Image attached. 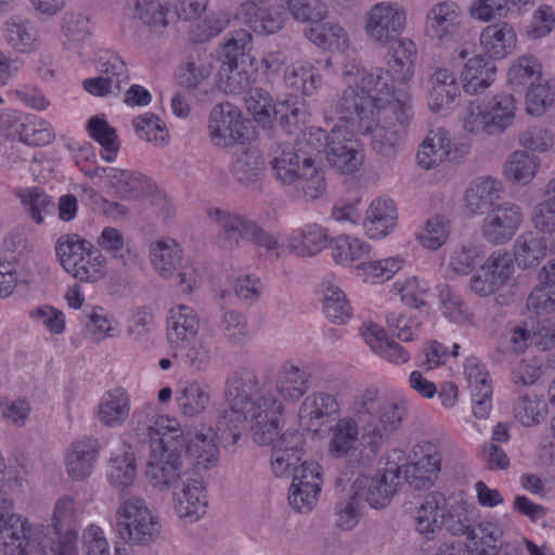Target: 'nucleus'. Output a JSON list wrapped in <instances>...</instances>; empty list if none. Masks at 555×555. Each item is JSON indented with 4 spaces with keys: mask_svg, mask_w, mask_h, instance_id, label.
<instances>
[{
    "mask_svg": "<svg viewBox=\"0 0 555 555\" xmlns=\"http://www.w3.org/2000/svg\"><path fill=\"white\" fill-rule=\"evenodd\" d=\"M385 48L388 69L345 59L339 72L345 89L326 109V117L356 125L376 153L393 156L413 118V107L408 88H395L392 82L405 86L413 79L417 48L406 37Z\"/></svg>",
    "mask_w": 555,
    "mask_h": 555,
    "instance_id": "f257e3e1",
    "label": "nucleus"
},
{
    "mask_svg": "<svg viewBox=\"0 0 555 555\" xmlns=\"http://www.w3.org/2000/svg\"><path fill=\"white\" fill-rule=\"evenodd\" d=\"M309 389L307 372L294 362H284L271 380L258 385L257 376L242 371L228 383L229 408L218 418V431L236 443L249 429L255 443L271 442L283 424L285 404L298 402Z\"/></svg>",
    "mask_w": 555,
    "mask_h": 555,
    "instance_id": "f03ea898",
    "label": "nucleus"
},
{
    "mask_svg": "<svg viewBox=\"0 0 555 555\" xmlns=\"http://www.w3.org/2000/svg\"><path fill=\"white\" fill-rule=\"evenodd\" d=\"M325 132L311 127L300 133L295 144L281 143L271 152L270 168L276 181L293 186L307 199L321 197L326 190L322 166V149Z\"/></svg>",
    "mask_w": 555,
    "mask_h": 555,
    "instance_id": "7ed1b4c3",
    "label": "nucleus"
},
{
    "mask_svg": "<svg viewBox=\"0 0 555 555\" xmlns=\"http://www.w3.org/2000/svg\"><path fill=\"white\" fill-rule=\"evenodd\" d=\"M403 413V400L395 398L380 405L375 422H365L362 427L353 416L340 417L330 429L328 454L359 465L371 463L384 440L400 428Z\"/></svg>",
    "mask_w": 555,
    "mask_h": 555,
    "instance_id": "20e7f679",
    "label": "nucleus"
},
{
    "mask_svg": "<svg viewBox=\"0 0 555 555\" xmlns=\"http://www.w3.org/2000/svg\"><path fill=\"white\" fill-rule=\"evenodd\" d=\"M145 478L157 492L176 489L182 480L183 428L175 416H156L147 428Z\"/></svg>",
    "mask_w": 555,
    "mask_h": 555,
    "instance_id": "39448f33",
    "label": "nucleus"
},
{
    "mask_svg": "<svg viewBox=\"0 0 555 555\" xmlns=\"http://www.w3.org/2000/svg\"><path fill=\"white\" fill-rule=\"evenodd\" d=\"M18 480L8 476L7 460L0 450V553L27 554L39 545L40 530L23 515L14 513L11 492Z\"/></svg>",
    "mask_w": 555,
    "mask_h": 555,
    "instance_id": "423d86ee",
    "label": "nucleus"
},
{
    "mask_svg": "<svg viewBox=\"0 0 555 555\" xmlns=\"http://www.w3.org/2000/svg\"><path fill=\"white\" fill-rule=\"evenodd\" d=\"M518 104L508 92H500L483 100H472L461 112L460 120L472 134L500 135L516 121Z\"/></svg>",
    "mask_w": 555,
    "mask_h": 555,
    "instance_id": "0eeeda50",
    "label": "nucleus"
},
{
    "mask_svg": "<svg viewBox=\"0 0 555 555\" xmlns=\"http://www.w3.org/2000/svg\"><path fill=\"white\" fill-rule=\"evenodd\" d=\"M470 508L465 502L448 506L441 494L429 493L413 512L414 530L423 539L431 541L446 524L453 535H460L466 529V514Z\"/></svg>",
    "mask_w": 555,
    "mask_h": 555,
    "instance_id": "6e6552de",
    "label": "nucleus"
},
{
    "mask_svg": "<svg viewBox=\"0 0 555 555\" xmlns=\"http://www.w3.org/2000/svg\"><path fill=\"white\" fill-rule=\"evenodd\" d=\"M118 535L126 542L138 546L153 544L162 533L158 515L141 496L130 495L122 499L115 513Z\"/></svg>",
    "mask_w": 555,
    "mask_h": 555,
    "instance_id": "1a4fd4ad",
    "label": "nucleus"
},
{
    "mask_svg": "<svg viewBox=\"0 0 555 555\" xmlns=\"http://www.w3.org/2000/svg\"><path fill=\"white\" fill-rule=\"evenodd\" d=\"M80 169L89 177H104L107 185L122 199L152 197L153 204L164 205L166 217L173 214V207L167 201L166 195L157 189L152 179L141 172L116 167H95L94 169L81 167Z\"/></svg>",
    "mask_w": 555,
    "mask_h": 555,
    "instance_id": "9d476101",
    "label": "nucleus"
},
{
    "mask_svg": "<svg viewBox=\"0 0 555 555\" xmlns=\"http://www.w3.org/2000/svg\"><path fill=\"white\" fill-rule=\"evenodd\" d=\"M83 503L77 495L64 493L59 495L51 508L49 529L51 535L47 537L48 546L79 555V524L83 515Z\"/></svg>",
    "mask_w": 555,
    "mask_h": 555,
    "instance_id": "9b49d317",
    "label": "nucleus"
},
{
    "mask_svg": "<svg viewBox=\"0 0 555 555\" xmlns=\"http://www.w3.org/2000/svg\"><path fill=\"white\" fill-rule=\"evenodd\" d=\"M403 452L392 450L387 455L386 466L379 468L373 476L361 475L352 483V492L358 499H363L370 507L382 509L388 506L399 490Z\"/></svg>",
    "mask_w": 555,
    "mask_h": 555,
    "instance_id": "f8f14e48",
    "label": "nucleus"
},
{
    "mask_svg": "<svg viewBox=\"0 0 555 555\" xmlns=\"http://www.w3.org/2000/svg\"><path fill=\"white\" fill-rule=\"evenodd\" d=\"M335 99L331 100L324 108V118L326 121L336 122L332 128L330 134L325 133L323 150H325L326 158L332 167L337 171L350 175L358 171L364 160V152L361 144L353 139L351 131L348 127L357 130L360 134V130L356 125L339 119V118H327L326 109Z\"/></svg>",
    "mask_w": 555,
    "mask_h": 555,
    "instance_id": "ddd939ff",
    "label": "nucleus"
},
{
    "mask_svg": "<svg viewBox=\"0 0 555 555\" xmlns=\"http://www.w3.org/2000/svg\"><path fill=\"white\" fill-rule=\"evenodd\" d=\"M406 25V10L397 1H378L363 15V30L366 38L382 48L401 37Z\"/></svg>",
    "mask_w": 555,
    "mask_h": 555,
    "instance_id": "4468645a",
    "label": "nucleus"
},
{
    "mask_svg": "<svg viewBox=\"0 0 555 555\" xmlns=\"http://www.w3.org/2000/svg\"><path fill=\"white\" fill-rule=\"evenodd\" d=\"M209 219L216 222L228 238V246L233 247L240 238H248L266 250L280 256L286 249L285 240L280 242L279 237L258 227L254 221L220 208H209Z\"/></svg>",
    "mask_w": 555,
    "mask_h": 555,
    "instance_id": "2eb2a0df",
    "label": "nucleus"
},
{
    "mask_svg": "<svg viewBox=\"0 0 555 555\" xmlns=\"http://www.w3.org/2000/svg\"><path fill=\"white\" fill-rule=\"evenodd\" d=\"M512 255L504 249L491 251L468 280V289L476 296L487 298L507 286L514 278Z\"/></svg>",
    "mask_w": 555,
    "mask_h": 555,
    "instance_id": "dca6fc26",
    "label": "nucleus"
},
{
    "mask_svg": "<svg viewBox=\"0 0 555 555\" xmlns=\"http://www.w3.org/2000/svg\"><path fill=\"white\" fill-rule=\"evenodd\" d=\"M207 132L212 145L231 147L248 140V122L237 106L223 102L210 111Z\"/></svg>",
    "mask_w": 555,
    "mask_h": 555,
    "instance_id": "f3484780",
    "label": "nucleus"
},
{
    "mask_svg": "<svg viewBox=\"0 0 555 555\" xmlns=\"http://www.w3.org/2000/svg\"><path fill=\"white\" fill-rule=\"evenodd\" d=\"M525 222L522 207L512 201L496 204L483 218L480 232L482 238L491 245L509 243Z\"/></svg>",
    "mask_w": 555,
    "mask_h": 555,
    "instance_id": "a211bd4d",
    "label": "nucleus"
},
{
    "mask_svg": "<svg viewBox=\"0 0 555 555\" xmlns=\"http://www.w3.org/2000/svg\"><path fill=\"white\" fill-rule=\"evenodd\" d=\"M470 151V144L462 140H453L451 134L442 129L431 130L421 143L416 158L417 164L426 169H433L446 162H460Z\"/></svg>",
    "mask_w": 555,
    "mask_h": 555,
    "instance_id": "6ab92c4d",
    "label": "nucleus"
},
{
    "mask_svg": "<svg viewBox=\"0 0 555 555\" xmlns=\"http://www.w3.org/2000/svg\"><path fill=\"white\" fill-rule=\"evenodd\" d=\"M234 18L260 36L279 33L285 25V15L269 0H244L237 7Z\"/></svg>",
    "mask_w": 555,
    "mask_h": 555,
    "instance_id": "aec40b11",
    "label": "nucleus"
},
{
    "mask_svg": "<svg viewBox=\"0 0 555 555\" xmlns=\"http://www.w3.org/2000/svg\"><path fill=\"white\" fill-rule=\"evenodd\" d=\"M172 491V509L184 524L199 521L208 509V492L199 478H188Z\"/></svg>",
    "mask_w": 555,
    "mask_h": 555,
    "instance_id": "412c9836",
    "label": "nucleus"
},
{
    "mask_svg": "<svg viewBox=\"0 0 555 555\" xmlns=\"http://www.w3.org/2000/svg\"><path fill=\"white\" fill-rule=\"evenodd\" d=\"M462 12L454 1H440L429 8L425 17L424 34L438 44L454 39L461 27Z\"/></svg>",
    "mask_w": 555,
    "mask_h": 555,
    "instance_id": "4be33fe9",
    "label": "nucleus"
},
{
    "mask_svg": "<svg viewBox=\"0 0 555 555\" xmlns=\"http://www.w3.org/2000/svg\"><path fill=\"white\" fill-rule=\"evenodd\" d=\"M283 424L280 425L279 434L268 443H257L258 446L272 447L270 466L274 476L279 478L288 477L291 473L302 462V439L294 431L282 433Z\"/></svg>",
    "mask_w": 555,
    "mask_h": 555,
    "instance_id": "5701e85b",
    "label": "nucleus"
},
{
    "mask_svg": "<svg viewBox=\"0 0 555 555\" xmlns=\"http://www.w3.org/2000/svg\"><path fill=\"white\" fill-rule=\"evenodd\" d=\"M519 37L515 26L507 21H498L483 27L479 34L482 54L492 61H503L518 50Z\"/></svg>",
    "mask_w": 555,
    "mask_h": 555,
    "instance_id": "b1692460",
    "label": "nucleus"
},
{
    "mask_svg": "<svg viewBox=\"0 0 555 555\" xmlns=\"http://www.w3.org/2000/svg\"><path fill=\"white\" fill-rule=\"evenodd\" d=\"M463 374L472 396L474 415L487 418L492 410V384L486 365L477 357H468L463 364Z\"/></svg>",
    "mask_w": 555,
    "mask_h": 555,
    "instance_id": "393cba45",
    "label": "nucleus"
},
{
    "mask_svg": "<svg viewBox=\"0 0 555 555\" xmlns=\"http://www.w3.org/2000/svg\"><path fill=\"white\" fill-rule=\"evenodd\" d=\"M461 85L453 70L439 67L427 82V106L431 113L448 114L461 96Z\"/></svg>",
    "mask_w": 555,
    "mask_h": 555,
    "instance_id": "a878e982",
    "label": "nucleus"
},
{
    "mask_svg": "<svg viewBox=\"0 0 555 555\" xmlns=\"http://www.w3.org/2000/svg\"><path fill=\"white\" fill-rule=\"evenodd\" d=\"M398 219L399 212L393 199L377 196L370 202L364 212L362 229L369 240L382 241L395 232Z\"/></svg>",
    "mask_w": 555,
    "mask_h": 555,
    "instance_id": "bb28decb",
    "label": "nucleus"
},
{
    "mask_svg": "<svg viewBox=\"0 0 555 555\" xmlns=\"http://www.w3.org/2000/svg\"><path fill=\"white\" fill-rule=\"evenodd\" d=\"M338 412L339 404L334 396L323 391H314L300 403L297 411L298 424L304 430L319 434L330 418Z\"/></svg>",
    "mask_w": 555,
    "mask_h": 555,
    "instance_id": "cd10ccee",
    "label": "nucleus"
},
{
    "mask_svg": "<svg viewBox=\"0 0 555 555\" xmlns=\"http://www.w3.org/2000/svg\"><path fill=\"white\" fill-rule=\"evenodd\" d=\"M199 326V315L193 307L178 304L168 310L166 336L172 348L189 346L197 337Z\"/></svg>",
    "mask_w": 555,
    "mask_h": 555,
    "instance_id": "c85d7f7f",
    "label": "nucleus"
},
{
    "mask_svg": "<svg viewBox=\"0 0 555 555\" xmlns=\"http://www.w3.org/2000/svg\"><path fill=\"white\" fill-rule=\"evenodd\" d=\"M100 455V444L95 438L83 437L73 441L64 453V467L74 481H82L91 476Z\"/></svg>",
    "mask_w": 555,
    "mask_h": 555,
    "instance_id": "c756f323",
    "label": "nucleus"
},
{
    "mask_svg": "<svg viewBox=\"0 0 555 555\" xmlns=\"http://www.w3.org/2000/svg\"><path fill=\"white\" fill-rule=\"evenodd\" d=\"M183 454L198 468L215 467L220 455L216 431L210 427L183 430Z\"/></svg>",
    "mask_w": 555,
    "mask_h": 555,
    "instance_id": "7c9ffc66",
    "label": "nucleus"
},
{
    "mask_svg": "<svg viewBox=\"0 0 555 555\" xmlns=\"http://www.w3.org/2000/svg\"><path fill=\"white\" fill-rule=\"evenodd\" d=\"M105 477L109 486L117 491H125L135 483L138 459L131 444L122 442L111 451Z\"/></svg>",
    "mask_w": 555,
    "mask_h": 555,
    "instance_id": "2f4dec72",
    "label": "nucleus"
},
{
    "mask_svg": "<svg viewBox=\"0 0 555 555\" xmlns=\"http://www.w3.org/2000/svg\"><path fill=\"white\" fill-rule=\"evenodd\" d=\"M504 193L502 180L482 176L470 181L464 194V208L473 216H481L492 209Z\"/></svg>",
    "mask_w": 555,
    "mask_h": 555,
    "instance_id": "473e14b6",
    "label": "nucleus"
},
{
    "mask_svg": "<svg viewBox=\"0 0 555 555\" xmlns=\"http://www.w3.org/2000/svg\"><path fill=\"white\" fill-rule=\"evenodd\" d=\"M330 233L318 223H306L293 229L285 237L286 249L299 257H313L330 245Z\"/></svg>",
    "mask_w": 555,
    "mask_h": 555,
    "instance_id": "72a5a7b5",
    "label": "nucleus"
},
{
    "mask_svg": "<svg viewBox=\"0 0 555 555\" xmlns=\"http://www.w3.org/2000/svg\"><path fill=\"white\" fill-rule=\"evenodd\" d=\"M492 62L482 53L467 59L460 74L461 86L467 94L483 93L493 85L498 68Z\"/></svg>",
    "mask_w": 555,
    "mask_h": 555,
    "instance_id": "f704fd0d",
    "label": "nucleus"
},
{
    "mask_svg": "<svg viewBox=\"0 0 555 555\" xmlns=\"http://www.w3.org/2000/svg\"><path fill=\"white\" fill-rule=\"evenodd\" d=\"M176 404L181 416L196 418L211 404L210 386L202 379H191L181 384L176 393Z\"/></svg>",
    "mask_w": 555,
    "mask_h": 555,
    "instance_id": "c9c22d12",
    "label": "nucleus"
},
{
    "mask_svg": "<svg viewBox=\"0 0 555 555\" xmlns=\"http://www.w3.org/2000/svg\"><path fill=\"white\" fill-rule=\"evenodd\" d=\"M131 411L129 392L122 387L105 391L99 400L95 417L99 423L108 428L121 427Z\"/></svg>",
    "mask_w": 555,
    "mask_h": 555,
    "instance_id": "e433bc0d",
    "label": "nucleus"
},
{
    "mask_svg": "<svg viewBox=\"0 0 555 555\" xmlns=\"http://www.w3.org/2000/svg\"><path fill=\"white\" fill-rule=\"evenodd\" d=\"M4 43L21 54L35 53L41 44L34 24L22 16H11L5 20L1 28Z\"/></svg>",
    "mask_w": 555,
    "mask_h": 555,
    "instance_id": "4c0bfd02",
    "label": "nucleus"
},
{
    "mask_svg": "<svg viewBox=\"0 0 555 555\" xmlns=\"http://www.w3.org/2000/svg\"><path fill=\"white\" fill-rule=\"evenodd\" d=\"M283 82L286 89L306 98L315 95L323 86L319 68L307 60H298L284 70Z\"/></svg>",
    "mask_w": 555,
    "mask_h": 555,
    "instance_id": "58836bf2",
    "label": "nucleus"
},
{
    "mask_svg": "<svg viewBox=\"0 0 555 555\" xmlns=\"http://www.w3.org/2000/svg\"><path fill=\"white\" fill-rule=\"evenodd\" d=\"M505 529L498 521L487 520L470 527L466 516V529L460 535H466V547L470 555H493L503 542Z\"/></svg>",
    "mask_w": 555,
    "mask_h": 555,
    "instance_id": "ea45409f",
    "label": "nucleus"
},
{
    "mask_svg": "<svg viewBox=\"0 0 555 555\" xmlns=\"http://www.w3.org/2000/svg\"><path fill=\"white\" fill-rule=\"evenodd\" d=\"M257 68L255 59H243V62H220L216 83L225 93L237 94L255 82Z\"/></svg>",
    "mask_w": 555,
    "mask_h": 555,
    "instance_id": "a19ab883",
    "label": "nucleus"
},
{
    "mask_svg": "<svg viewBox=\"0 0 555 555\" xmlns=\"http://www.w3.org/2000/svg\"><path fill=\"white\" fill-rule=\"evenodd\" d=\"M318 295L322 312L331 322L345 324L352 318L351 305L336 280H323L319 284Z\"/></svg>",
    "mask_w": 555,
    "mask_h": 555,
    "instance_id": "79ce46f5",
    "label": "nucleus"
},
{
    "mask_svg": "<svg viewBox=\"0 0 555 555\" xmlns=\"http://www.w3.org/2000/svg\"><path fill=\"white\" fill-rule=\"evenodd\" d=\"M540 282L527 299V308L538 317L555 315V258L539 274Z\"/></svg>",
    "mask_w": 555,
    "mask_h": 555,
    "instance_id": "37998d69",
    "label": "nucleus"
},
{
    "mask_svg": "<svg viewBox=\"0 0 555 555\" xmlns=\"http://www.w3.org/2000/svg\"><path fill=\"white\" fill-rule=\"evenodd\" d=\"M304 36L315 47L330 52H345L350 48L348 31L337 22H319L308 25Z\"/></svg>",
    "mask_w": 555,
    "mask_h": 555,
    "instance_id": "c03bdc74",
    "label": "nucleus"
},
{
    "mask_svg": "<svg viewBox=\"0 0 555 555\" xmlns=\"http://www.w3.org/2000/svg\"><path fill=\"white\" fill-rule=\"evenodd\" d=\"M543 78L541 61L533 54H521L515 57L506 70V86L515 92L524 91Z\"/></svg>",
    "mask_w": 555,
    "mask_h": 555,
    "instance_id": "a18cd8bd",
    "label": "nucleus"
},
{
    "mask_svg": "<svg viewBox=\"0 0 555 555\" xmlns=\"http://www.w3.org/2000/svg\"><path fill=\"white\" fill-rule=\"evenodd\" d=\"M331 256L333 261L343 268H354L358 262L371 255L372 245L365 240L350 235L340 234L330 240Z\"/></svg>",
    "mask_w": 555,
    "mask_h": 555,
    "instance_id": "49530a36",
    "label": "nucleus"
},
{
    "mask_svg": "<svg viewBox=\"0 0 555 555\" xmlns=\"http://www.w3.org/2000/svg\"><path fill=\"white\" fill-rule=\"evenodd\" d=\"M182 258V247L171 237H160L151 244V264L156 273L165 280L173 279Z\"/></svg>",
    "mask_w": 555,
    "mask_h": 555,
    "instance_id": "de8ad7c7",
    "label": "nucleus"
},
{
    "mask_svg": "<svg viewBox=\"0 0 555 555\" xmlns=\"http://www.w3.org/2000/svg\"><path fill=\"white\" fill-rule=\"evenodd\" d=\"M132 15L151 28L164 29L177 18V3L176 0H134Z\"/></svg>",
    "mask_w": 555,
    "mask_h": 555,
    "instance_id": "09e8293b",
    "label": "nucleus"
},
{
    "mask_svg": "<svg viewBox=\"0 0 555 555\" xmlns=\"http://www.w3.org/2000/svg\"><path fill=\"white\" fill-rule=\"evenodd\" d=\"M540 167L541 160L538 156L525 150H517L506 157L502 175L507 182L526 186L534 180Z\"/></svg>",
    "mask_w": 555,
    "mask_h": 555,
    "instance_id": "8fccbe9b",
    "label": "nucleus"
},
{
    "mask_svg": "<svg viewBox=\"0 0 555 555\" xmlns=\"http://www.w3.org/2000/svg\"><path fill=\"white\" fill-rule=\"evenodd\" d=\"M541 233L526 231L516 238L512 257L519 268H534L546 257L548 247Z\"/></svg>",
    "mask_w": 555,
    "mask_h": 555,
    "instance_id": "3c124183",
    "label": "nucleus"
},
{
    "mask_svg": "<svg viewBox=\"0 0 555 555\" xmlns=\"http://www.w3.org/2000/svg\"><path fill=\"white\" fill-rule=\"evenodd\" d=\"M120 334V324L101 306H90L83 311V335L87 339L100 343Z\"/></svg>",
    "mask_w": 555,
    "mask_h": 555,
    "instance_id": "603ef678",
    "label": "nucleus"
},
{
    "mask_svg": "<svg viewBox=\"0 0 555 555\" xmlns=\"http://www.w3.org/2000/svg\"><path fill=\"white\" fill-rule=\"evenodd\" d=\"M405 259L400 255L388 256L357 264V275L370 285L383 284L403 269Z\"/></svg>",
    "mask_w": 555,
    "mask_h": 555,
    "instance_id": "864d4df0",
    "label": "nucleus"
},
{
    "mask_svg": "<svg viewBox=\"0 0 555 555\" xmlns=\"http://www.w3.org/2000/svg\"><path fill=\"white\" fill-rule=\"evenodd\" d=\"M87 132L100 145V157L106 163H114L120 150V141L116 129L112 127L104 115L92 116L87 125Z\"/></svg>",
    "mask_w": 555,
    "mask_h": 555,
    "instance_id": "5fc2aeb1",
    "label": "nucleus"
},
{
    "mask_svg": "<svg viewBox=\"0 0 555 555\" xmlns=\"http://www.w3.org/2000/svg\"><path fill=\"white\" fill-rule=\"evenodd\" d=\"M131 125L138 139L155 147H165L170 143V133L166 122L154 113L145 112L135 116Z\"/></svg>",
    "mask_w": 555,
    "mask_h": 555,
    "instance_id": "6e6d98bb",
    "label": "nucleus"
},
{
    "mask_svg": "<svg viewBox=\"0 0 555 555\" xmlns=\"http://www.w3.org/2000/svg\"><path fill=\"white\" fill-rule=\"evenodd\" d=\"M429 288L428 281L416 275H410L396 280L390 285L389 293L391 296L399 298L404 306L418 309L426 305Z\"/></svg>",
    "mask_w": 555,
    "mask_h": 555,
    "instance_id": "4d7b16f0",
    "label": "nucleus"
},
{
    "mask_svg": "<svg viewBox=\"0 0 555 555\" xmlns=\"http://www.w3.org/2000/svg\"><path fill=\"white\" fill-rule=\"evenodd\" d=\"M395 398H401L404 402V418L408 414V398L400 390L392 391L388 396L379 397L376 387H366L353 397L351 410L358 416L370 415L371 418L367 422H375L380 405L385 401L393 400Z\"/></svg>",
    "mask_w": 555,
    "mask_h": 555,
    "instance_id": "13d9d810",
    "label": "nucleus"
},
{
    "mask_svg": "<svg viewBox=\"0 0 555 555\" xmlns=\"http://www.w3.org/2000/svg\"><path fill=\"white\" fill-rule=\"evenodd\" d=\"M438 300L439 310L449 322L459 325H472L474 323V312L464 298L450 286L443 285L439 289Z\"/></svg>",
    "mask_w": 555,
    "mask_h": 555,
    "instance_id": "bf43d9fd",
    "label": "nucleus"
},
{
    "mask_svg": "<svg viewBox=\"0 0 555 555\" xmlns=\"http://www.w3.org/2000/svg\"><path fill=\"white\" fill-rule=\"evenodd\" d=\"M542 195L531 208L530 222L537 231L552 234L555 232V177L544 185Z\"/></svg>",
    "mask_w": 555,
    "mask_h": 555,
    "instance_id": "052dcab7",
    "label": "nucleus"
},
{
    "mask_svg": "<svg viewBox=\"0 0 555 555\" xmlns=\"http://www.w3.org/2000/svg\"><path fill=\"white\" fill-rule=\"evenodd\" d=\"M451 230V221L448 218L434 216L415 232V240L424 249L436 251L447 244Z\"/></svg>",
    "mask_w": 555,
    "mask_h": 555,
    "instance_id": "680f3d73",
    "label": "nucleus"
},
{
    "mask_svg": "<svg viewBox=\"0 0 555 555\" xmlns=\"http://www.w3.org/2000/svg\"><path fill=\"white\" fill-rule=\"evenodd\" d=\"M62 34L66 39L67 49L76 50L77 54L82 56L91 36L90 18L82 13L66 14L62 25Z\"/></svg>",
    "mask_w": 555,
    "mask_h": 555,
    "instance_id": "e2e57ef3",
    "label": "nucleus"
},
{
    "mask_svg": "<svg viewBox=\"0 0 555 555\" xmlns=\"http://www.w3.org/2000/svg\"><path fill=\"white\" fill-rule=\"evenodd\" d=\"M15 133L20 141L36 146L50 144L55 138L51 122L37 115H25Z\"/></svg>",
    "mask_w": 555,
    "mask_h": 555,
    "instance_id": "0e129e2a",
    "label": "nucleus"
},
{
    "mask_svg": "<svg viewBox=\"0 0 555 555\" xmlns=\"http://www.w3.org/2000/svg\"><path fill=\"white\" fill-rule=\"evenodd\" d=\"M289 16L302 24H317L328 17L330 11L323 0H280Z\"/></svg>",
    "mask_w": 555,
    "mask_h": 555,
    "instance_id": "69168bd1",
    "label": "nucleus"
},
{
    "mask_svg": "<svg viewBox=\"0 0 555 555\" xmlns=\"http://www.w3.org/2000/svg\"><path fill=\"white\" fill-rule=\"evenodd\" d=\"M481 257V250L473 244L451 247L446 256V269L451 275L466 276L473 272Z\"/></svg>",
    "mask_w": 555,
    "mask_h": 555,
    "instance_id": "338daca9",
    "label": "nucleus"
},
{
    "mask_svg": "<svg viewBox=\"0 0 555 555\" xmlns=\"http://www.w3.org/2000/svg\"><path fill=\"white\" fill-rule=\"evenodd\" d=\"M245 105L253 119L263 128L272 127L276 120V102L263 89H251L245 99Z\"/></svg>",
    "mask_w": 555,
    "mask_h": 555,
    "instance_id": "774afa93",
    "label": "nucleus"
}]
</instances>
